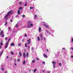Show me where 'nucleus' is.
Returning <instances> with one entry per match:
<instances>
[{
	"label": "nucleus",
	"mask_w": 73,
	"mask_h": 73,
	"mask_svg": "<svg viewBox=\"0 0 73 73\" xmlns=\"http://www.w3.org/2000/svg\"><path fill=\"white\" fill-rule=\"evenodd\" d=\"M37 39H38V41H40V37H39L38 36L37 37Z\"/></svg>",
	"instance_id": "obj_19"
},
{
	"label": "nucleus",
	"mask_w": 73,
	"mask_h": 73,
	"mask_svg": "<svg viewBox=\"0 0 73 73\" xmlns=\"http://www.w3.org/2000/svg\"><path fill=\"white\" fill-rule=\"evenodd\" d=\"M20 61V59H18L17 60V62H19V61Z\"/></svg>",
	"instance_id": "obj_26"
},
{
	"label": "nucleus",
	"mask_w": 73,
	"mask_h": 73,
	"mask_svg": "<svg viewBox=\"0 0 73 73\" xmlns=\"http://www.w3.org/2000/svg\"><path fill=\"white\" fill-rule=\"evenodd\" d=\"M11 28L10 27H9L8 28V29H11Z\"/></svg>",
	"instance_id": "obj_52"
},
{
	"label": "nucleus",
	"mask_w": 73,
	"mask_h": 73,
	"mask_svg": "<svg viewBox=\"0 0 73 73\" xmlns=\"http://www.w3.org/2000/svg\"><path fill=\"white\" fill-rule=\"evenodd\" d=\"M48 33H49V34H50V33H49V32Z\"/></svg>",
	"instance_id": "obj_64"
},
{
	"label": "nucleus",
	"mask_w": 73,
	"mask_h": 73,
	"mask_svg": "<svg viewBox=\"0 0 73 73\" xmlns=\"http://www.w3.org/2000/svg\"><path fill=\"white\" fill-rule=\"evenodd\" d=\"M40 37L41 38H42V34H40Z\"/></svg>",
	"instance_id": "obj_28"
},
{
	"label": "nucleus",
	"mask_w": 73,
	"mask_h": 73,
	"mask_svg": "<svg viewBox=\"0 0 73 73\" xmlns=\"http://www.w3.org/2000/svg\"><path fill=\"white\" fill-rule=\"evenodd\" d=\"M2 70L3 71L4 70V68H2Z\"/></svg>",
	"instance_id": "obj_46"
},
{
	"label": "nucleus",
	"mask_w": 73,
	"mask_h": 73,
	"mask_svg": "<svg viewBox=\"0 0 73 73\" xmlns=\"http://www.w3.org/2000/svg\"><path fill=\"white\" fill-rule=\"evenodd\" d=\"M23 57L25 58H26V54L25 53H23Z\"/></svg>",
	"instance_id": "obj_4"
},
{
	"label": "nucleus",
	"mask_w": 73,
	"mask_h": 73,
	"mask_svg": "<svg viewBox=\"0 0 73 73\" xmlns=\"http://www.w3.org/2000/svg\"><path fill=\"white\" fill-rule=\"evenodd\" d=\"M1 45H3V43H2V42H1Z\"/></svg>",
	"instance_id": "obj_42"
},
{
	"label": "nucleus",
	"mask_w": 73,
	"mask_h": 73,
	"mask_svg": "<svg viewBox=\"0 0 73 73\" xmlns=\"http://www.w3.org/2000/svg\"><path fill=\"white\" fill-rule=\"evenodd\" d=\"M46 32L47 33H49V31H46Z\"/></svg>",
	"instance_id": "obj_53"
},
{
	"label": "nucleus",
	"mask_w": 73,
	"mask_h": 73,
	"mask_svg": "<svg viewBox=\"0 0 73 73\" xmlns=\"http://www.w3.org/2000/svg\"><path fill=\"white\" fill-rule=\"evenodd\" d=\"M15 66H16L17 65V64H16L15 63Z\"/></svg>",
	"instance_id": "obj_58"
},
{
	"label": "nucleus",
	"mask_w": 73,
	"mask_h": 73,
	"mask_svg": "<svg viewBox=\"0 0 73 73\" xmlns=\"http://www.w3.org/2000/svg\"><path fill=\"white\" fill-rule=\"evenodd\" d=\"M23 65H25V60H24L23 61Z\"/></svg>",
	"instance_id": "obj_16"
},
{
	"label": "nucleus",
	"mask_w": 73,
	"mask_h": 73,
	"mask_svg": "<svg viewBox=\"0 0 73 73\" xmlns=\"http://www.w3.org/2000/svg\"><path fill=\"white\" fill-rule=\"evenodd\" d=\"M45 62H42V64H45Z\"/></svg>",
	"instance_id": "obj_44"
},
{
	"label": "nucleus",
	"mask_w": 73,
	"mask_h": 73,
	"mask_svg": "<svg viewBox=\"0 0 73 73\" xmlns=\"http://www.w3.org/2000/svg\"><path fill=\"white\" fill-rule=\"evenodd\" d=\"M18 45L19 46H20V45H21V44L20 43H19V44H18Z\"/></svg>",
	"instance_id": "obj_45"
},
{
	"label": "nucleus",
	"mask_w": 73,
	"mask_h": 73,
	"mask_svg": "<svg viewBox=\"0 0 73 73\" xmlns=\"http://www.w3.org/2000/svg\"><path fill=\"white\" fill-rule=\"evenodd\" d=\"M24 5H25V7L27 6V3H26V4H25Z\"/></svg>",
	"instance_id": "obj_33"
},
{
	"label": "nucleus",
	"mask_w": 73,
	"mask_h": 73,
	"mask_svg": "<svg viewBox=\"0 0 73 73\" xmlns=\"http://www.w3.org/2000/svg\"><path fill=\"white\" fill-rule=\"evenodd\" d=\"M52 64H53V67L54 68H56V66H55V65H56V63L55 62H52Z\"/></svg>",
	"instance_id": "obj_1"
},
{
	"label": "nucleus",
	"mask_w": 73,
	"mask_h": 73,
	"mask_svg": "<svg viewBox=\"0 0 73 73\" xmlns=\"http://www.w3.org/2000/svg\"><path fill=\"white\" fill-rule=\"evenodd\" d=\"M4 73H7V71H5V72Z\"/></svg>",
	"instance_id": "obj_57"
},
{
	"label": "nucleus",
	"mask_w": 73,
	"mask_h": 73,
	"mask_svg": "<svg viewBox=\"0 0 73 73\" xmlns=\"http://www.w3.org/2000/svg\"><path fill=\"white\" fill-rule=\"evenodd\" d=\"M16 17H19V15H16Z\"/></svg>",
	"instance_id": "obj_50"
},
{
	"label": "nucleus",
	"mask_w": 73,
	"mask_h": 73,
	"mask_svg": "<svg viewBox=\"0 0 73 73\" xmlns=\"http://www.w3.org/2000/svg\"><path fill=\"white\" fill-rule=\"evenodd\" d=\"M10 53L12 55H13V54H14V53H13V52H10Z\"/></svg>",
	"instance_id": "obj_18"
},
{
	"label": "nucleus",
	"mask_w": 73,
	"mask_h": 73,
	"mask_svg": "<svg viewBox=\"0 0 73 73\" xmlns=\"http://www.w3.org/2000/svg\"><path fill=\"white\" fill-rule=\"evenodd\" d=\"M1 33L3 34V31H1Z\"/></svg>",
	"instance_id": "obj_34"
},
{
	"label": "nucleus",
	"mask_w": 73,
	"mask_h": 73,
	"mask_svg": "<svg viewBox=\"0 0 73 73\" xmlns=\"http://www.w3.org/2000/svg\"><path fill=\"white\" fill-rule=\"evenodd\" d=\"M10 39H11V38H9L8 39V41L7 42H8H8H9V40H10Z\"/></svg>",
	"instance_id": "obj_36"
},
{
	"label": "nucleus",
	"mask_w": 73,
	"mask_h": 73,
	"mask_svg": "<svg viewBox=\"0 0 73 73\" xmlns=\"http://www.w3.org/2000/svg\"><path fill=\"white\" fill-rule=\"evenodd\" d=\"M33 8H34L33 7H30V9H33Z\"/></svg>",
	"instance_id": "obj_23"
},
{
	"label": "nucleus",
	"mask_w": 73,
	"mask_h": 73,
	"mask_svg": "<svg viewBox=\"0 0 73 73\" xmlns=\"http://www.w3.org/2000/svg\"><path fill=\"white\" fill-rule=\"evenodd\" d=\"M44 26L46 27V28H48V29H49V26H48L45 24H44Z\"/></svg>",
	"instance_id": "obj_3"
},
{
	"label": "nucleus",
	"mask_w": 73,
	"mask_h": 73,
	"mask_svg": "<svg viewBox=\"0 0 73 73\" xmlns=\"http://www.w3.org/2000/svg\"><path fill=\"white\" fill-rule=\"evenodd\" d=\"M62 50H65V48H62Z\"/></svg>",
	"instance_id": "obj_38"
},
{
	"label": "nucleus",
	"mask_w": 73,
	"mask_h": 73,
	"mask_svg": "<svg viewBox=\"0 0 73 73\" xmlns=\"http://www.w3.org/2000/svg\"><path fill=\"white\" fill-rule=\"evenodd\" d=\"M22 17H25V15H22Z\"/></svg>",
	"instance_id": "obj_32"
},
{
	"label": "nucleus",
	"mask_w": 73,
	"mask_h": 73,
	"mask_svg": "<svg viewBox=\"0 0 73 73\" xmlns=\"http://www.w3.org/2000/svg\"><path fill=\"white\" fill-rule=\"evenodd\" d=\"M26 57H29V53L28 52H27Z\"/></svg>",
	"instance_id": "obj_13"
},
{
	"label": "nucleus",
	"mask_w": 73,
	"mask_h": 73,
	"mask_svg": "<svg viewBox=\"0 0 73 73\" xmlns=\"http://www.w3.org/2000/svg\"><path fill=\"white\" fill-rule=\"evenodd\" d=\"M2 34H1V33L0 34V35L1 36V35H2Z\"/></svg>",
	"instance_id": "obj_60"
},
{
	"label": "nucleus",
	"mask_w": 73,
	"mask_h": 73,
	"mask_svg": "<svg viewBox=\"0 0 73 73\" xmlns=\"http://www.w3.org/2000/svg\"><path fill=\"white\" fill-rule=\"evenodd\" d=\"M15 27L16 28H17L18 27V23H17L15 25Z\"/></svg>",
	"instance_id": "obj_25"
},
{
	"label": "nucleus",
	"mask_w": 73,
	"mask_h": 73,
	"mask_svg": "<svg viewBox=\"0 0 73 73\" xmlns=\"http://www.w3.org/2000/svg\"><path fill=\"white\" fill-rule=\"evenodd\" d=\"M27 28H31V26L29 25H28Z\"/></svg>",
	"instance_id": "obj_15"
},
{
	"label": "nucleus",
	"mask_w": 73,
	"mask_h": 73,
	"mask_svg": "<svg viewBox=\"0 0 73 73\" xmlns=\"http://www.w3.org/2000/svg\"><path fill=\"white\" fill-rule=\"evenodd\" d=\"M32 24V22L31 21H29L28 22V25H30Z\"/></svg>",
	"instance_id": "obj_7"
},
{
	"label": "nucleus",
	"mask_w": 73,
	"mask_h": 73,
	"mask_svg": "<svg viewBox=\"0 0 73 73\" xmlns=\"http://www.w3.org/2000/svg\"><path fill=\"white\" fill-rule=\"evenodd\" d=\"M30 41H31V39H30L27 40L28 42H27V44H28L29 45V44H30V43H31V42H30Z\"/></svg>",
	"instance_id": "obj_6"
},
{
	"label": "nucleus",
	"mask_w": 73,
	"mask_h": 73,
	"mask_svg": "<svg viewBox=\"0 0 73 73\" xmlns=\"http://www.w3.org/2000/svg\"><path fill=\"white\" fill-rule=\"evenodd\" d=\"M3 51H2L1 52V54H0V56H1V55H2V54H3Z\"/></svg>",
	"instance_id": "obj_17"
},
{
	"label": "nucleus",
	"mask_w": 73,
	"mask_h": 73,
	"mask_svg": "<svg viewBox=\"0 0 73 73\" xmlns=\"http://www.w3.org/2000/svg\"><path fill=\"white\" fill-rule=\"evenodd\" d=\"M25 37H27V34H25Z\"/></svg>",
	"instance_id": "obj_31"
},
{
	"label": "nucleus",
	"mask_w": 73,
	"mask_h": 73,
	"mask_svg": "<svg viewBox=\"0 0 73 73\" xmlns=\"http://www.w3.org/2000/svg\"><path fill=\"white\" fill-rule=\"evenodd\" d=\"M8 42H7L6 43V45L5 46V49H6V48H7V47H8Z\"/></svg>",
	"instance_id": "obj_5"
},
{
	"label": "nucleus",
	"mask_w": 73,
	"mask_h": 73,
	"mask_svg": "<svg viewBox=\"0 0 73 73\" xmlns=\"http://www.w3.org/2000/svg\"><path fill=\"white\" fill-rule=\"evenodd\" d=\"M17 13L18 14V15H20V10H19L18 11V12H17Z\"/></svg>",
	"instance_id": "obj_11"
},
{
	"label": "nucleus",
	"mask_w": 73,
	"mask_h": 73,
	"mask_svg": "<svg viewBox=\"0 0 73 73\" xmlns=\"http://www.w3.org/2000/svg\"><path fill=\"white\" fill-rule=\"evenodd\" d=\"M28 49H30V47L29 46L28 47Z\"/></svg>",
	"instance_id": "obj_54"
},
{
	"label": "nucleus",
	"mask_w": 73,
	"mask_h": 73,
	"mask_svg": "<svg viewBox=\"0 0 73 73\" xmlns=\"http://www.w3.org/2000/svg\"><path fill=\"white\" fill-rule=\"evenodd\" d=\"M18 58H20V57L19 56H18Z\"/></svg>",
	"instance_id": "obj_63"
},
{
	"label": "nucleus",
	"mask_w": 73,
	"mask_h": 73,
	"mask_svg": "<svg viewBox=\"0 0 73 73\" xmlns=\"http://www.w3.org/2000/svg\"><path fill=\"white\" fill-rule=\"evenodd\" d=\"M7 22H6L5 23V25H7Z\"/></svg>",
	"instance_id": "obj_39"
},
{
	"label": "nucleus",
	"mask_w": 73,
	"mask_h": 73,
	"mask_svg": "<svg viewBox=\"0 0 73 73\" xmlns=\"http://www.w3.org/2000/svg\"><path fill=\"white\" fill-rule=\"evenodd\" d=\"M36 70H37L36 69H35L34 71V73H35V72H36Z\"/></svg>",
	"instance_id": "obj_22"
},
{
	"label": "nucleus",
	"mask_w": 73,
	"mask_h": 73,
	"mask_svg": "<svg viewBox=\"0 0 73 73\" xmlns=\"http://www.w3.org/2000/svg\"><path fill=\"white\" fill-rule=\"evenodd\" d=\"M10 22L11 23H12V22H13V20L12 19H10Z\"/></svg>",
	"instance_id": "obj_35"
},
{
	"label": "nucleus",
	"mask_w": 73,
	"mask_h": 73,
	"mask_svg": "<svg viewBox=\"0 0 73 73\" xmlns=\"http://www.w3.org/2000/svg\"><path fill=\"white\" fill-rule=\"evenodd\" d=\"M71 49L72 50H73V48H71Z\"/></svg>",
	"instance_id": "obj_56"
},
{
	"label": "nucleus",
	"mask_w": 73,
	"mask_h": 73,
	"mask_svg": "<svg viewBox=\"0 0 73 73\" xmlns=\"http://www.w3.org/2000/svg\"><path fill=\"white\" fill-rule=\"evenodd\" d=\"M35 18L36 19V17H37V15H35Z\"/></svg>",
	"instance_id": "obj_29"
},
{
	"label": "nucleus",
	"mask_w": 73,
	"mask_h": 73,
	"mask_svg": "<svg viewBox=\"0 0 73 73\" xmlns=\"http://www.w3.org/2000/svg\"><path fill=\"white\" fill-rule=\"evenodd\" d=\"M41 27H39V32H41Z\"/></svg>",
	"instance_id": "obj_14"
},
{
	"label": "nucleus",
	"mask_w": 73,
	"mask_h": 73,
	"mask_svg": "<svg viewBox=\"0 0 73 73\" xmlns=\"http://www.w3.org/2000/svg\"><path fill=\"white\" fill-rule=\"evenodd\" d=\"M71 57L72 58H73V55H71Z\"/></svg>",
	"instance_id": "obj_48"
},
{
	"label": "nucleus",
	"mask_w": 73,
	"mask_h": 73,
	"mask_svg": "<svg viewBox=\"0 0 73 73\" xmlns=\"http://www.w3.org/2000/svg\"><path fill=\"white\" fill-rule=\"evenodd\" d=\"M36 60H38H38H39V59L38 58H36Z\"/></svg>",
	"instance_id": "obj_47"
},
{
	"label": "nucleus",
	"mask_w": 73,
	"mask_h": 73,
	"mask_svg": "<svg viewBox=\"0 0 73 73\" xmlns=\"http://www.w3.org/2000/svg\"><path fill=\"white\" fill-rule=\"evenodd\" d=\"M9 16V15H7L5 16L4 19L6 20H8V17H8Z\"/></svg>",
	"instance_id": "obj_2"
},
{
	"label": "nucleus",
	"mask_w": 73,
	"mask_h": 73,
	"mask_svg": "<svg viewBox=\"0 0 73 73\" xmlns=\"http://www.w3.org/2000/svg\"><path fill=\"white\" fill-rule=\"evenodd\" d=\"M24 41V40L23 39V40H22V42H23V41Z\"/></svg>",
	"instance_id": "obj_51"
},
{
	"label": "nucleus",
	"mask_w": 73,
	"mask_h": 73,
	"mask_svg": "<svg viewBox=\"0 0 73 73\" xmlns=\"http://www.w3.org/2000/svg\"><path fill=\"white\" fill-rule=\"evenodd\" d=\"M43 56L45 58H48V56L47 55L45 54H43Z\"/></svg>",
	"instance_id": "obj_8"
},
{
	"label": "nucleus",
	"mask_w": 73,
	"mask_h": 73,
	"mask_svg": "<svg viewBox=\"0 0 73 73\" xmlns=\"http://www.w3.org/2000/svg\"><path fill=\"white\" fill-rule=\"evenodd\" d=\"M31 26H33V24H30Z\"/></svg>",
	"instance_id": "obj_41"
},
{
	"label": "nucleus",
	"mask_w": 73,
	"mask_h": 73,
	"mask_svg": "<svg viewBox=\"0 0 73 73\" xmlns=\"http://www.w3.org/2000/svg\"><path fill=\"white\" fill-rule=\"evenodd\" d=\"M22 8H22V7H20L19 9V10H20V9H22Z\"/></svg>",
	"instance_id": "obj_24"
},
{
	"label": "nucleus",
	"mask_w": 73,
	"mask_h": 73,
	"mask_svg": "<svg viewBox=\"0 0 73 73\" xmlns=\"http://www.w3.org/2000/svg\"><path fill=\"white\" fill-rule=\"evenodd\" d=\"M47 73H50V72H49V71Z\"/></svg>",
	"instance_id": "obj_59"
},
{
	"label": "nucleus",
	"mask_w": 73,
	"mask_h": 73,
	"mask_svg": "<svg viewBox=\"0 0 73 73\" xmlns=\"http://www.w3.org/2000/svg\"><path fill=\"white\" fill-rule=\"evenodd\" d=\"M8 39V38H7V37H6L5 38V40H7Z\"/></svg>",
	"instance_id": "obj_40"
},
{
	"label": "nucleus",
	"mask_w": 73,
	"mask_h": 73,
	"mask_svg": "<svg viewBox=\"0 0 73 73\" xmlns=\"http://www.w3.org/2000/svg\"><path fill=\"white\" fill-rule=\"evenodd\" d=\"M12 12V10L10 11L9 12H8L7 13V15H9V14L10 13H11Z\"/></svg>",
	"instance_id": "obj_12"
},
{
	"label": "nucleus",
	"mask_w": 73,
	"mask_h": 73,
	"mask_svg": "<svg viewBox=\"0 0 73 73\" xmlns=\"http://www.w3.org/2000/svg\"><path fill=\"white\" fill-rule=\"evenodd\" d=\"M62 64H61V63H59V65L60 66H61L62 65Z\"/></svg>",
	"instance_id": "obj_27"
},
{
	"label": "nucleus",
	"mask_w": 73,
	"mask_h": 73,
	"mask_svg": "<svg viewBox=\"0 0 73 73\" xmlns=\"http://www.w3.org/2000/svg\"><path fill=\"white\" fill-rule=\"evenodd\" d=\"M25 46L26 47H27V44L26 43H25Z\"/></svg>",
	"instance_id": "obj_30"
},
{
	"label": "nucleus",
	"mask_w": 73,
	"mask_h": 73,
	"mask_svg": "<svg viewBox=\"0 0 73 73\" xmlns=\"http://www.w3.org/2000/svg\"><path fill=\"white\" fill-rule=\"evenodd\" d=\"M7 58H9V57L8 56H7L6 57Z\"/></svg>",
	"instance_id": "obj_49"
},
{
	"label": "nucleus",
	"mask_w": 73,
	"mask_h": 73,
	"mask_svg": "<svg viewBox=\"0 0 73 73\" xmlns=\"http://www.w3.org/2000/svg\"><path fill=\"white\" fill-rule=\"evenodd\" d=\"M19 3L20 5H22V3H21V1L19 2Z\"/></svg>",
	"instance_id": "obj_20"
},
{
	"label": "nucleus",
	"mask_w": 73,
	"mask_h": 73,
	"mask_svg": "<svg viewBox=\"0 0 73 73\" xmlns=\"http://www.w3.org/2000/svg\"><path fill=\"white\" fill-rule=\"evenodd\" d=\"M33 49H33V47H32L31 48V50H33Z\"/></svg>",
	"instance_id": "obj_43"
},
{
	"label": "nucleus",
	"mask_w": 73,
	"mask_h": 73,
	"mask_svg": "<svg viewBox=\"0 0 73 73\" xmlns=\"http://www.w3.org/2000/svg\"><path fill=\"white\" fill-rule=\"evenodd\" d=\"M35 62V59H34L32 61V62L33 63H34Z\"/></svg>",
	"instance_id": "obj_21"
},
{
	"label": "nucleus",
	"mask_w": 73,
	"mask_h": 73,
	"mask_svg": "<svg viewBox=\"0 0 73 73\" xmlns=\"http://www.w3.org/2000/svg\"><path fill=\"white\" fill-rule=\"evenodd\" d=\"M10 45L11 46H15V44H14V43L12 42L10 44Z\"/></svg>",
	"instance_id": "obj_9"
},
{
	"label": "nucleus",
	"mask_w": 73,
	"mask_h": 73,
	"mask_svg": "<svg viewBox=\"0 0 73 73\" xmlns=\"http://www.w3.org/2000/svg\"><path fill=\"white\" fill-rule=\"evenodd\" d=\"M19 54L20 56H22V53H21V52L20 51H19Z\"/></svg>",
	"instance_id": "obj_10"
},
{
	"label": "nucleus",
	"mask_w": 73,
	"mask_h": 73,
	"mask_svg": "<svg viewBox=\"0 0 73 73\" xmlns=\"http://www.w3.org/2000/svg\"><path fill=\"white\" fill-rule=\"evenodd\" d=\"M1 46H0V49H1Z\"/></svg>",
	"instance_id": "obj_61"
},
{
	"label": "nucleus",
	"mask_w": 73,
	"mask_h": 73,
	"mask_svg": "<svg viewBox=\"0 0 73 73\" xmlns=\"http://www.w3.org/2000/svg\"><path fill=\"white\" fill-rule=\"evenodd\" d=\"M46 51H47V52H48V49H46Z\"/></svg>",
	"instance_id": "obj_55"
},
{
	"label": "nucleus",
	"mask_w": 73,
	"mask_h": 73,
	"mask_svg": "<svg viewBox=\"0 0 73 73\" xmlns=\"http://www.w3.org/2000/svg\"><path fill=\"white\" fill-rule=\"evenodd\" d=\"M4 37V35H2V37Z\"/></svg>",
	"instance_id": "obj_37"
},
{
	"label": "nucleus",
	"mask_w": 73,
	"mask_h": 73,
	"mask_svg": "<svg viewBox=\"0 0 73 73\" xmlns=\"http://www.w3.org/2000/svg\"><path fill=\"white\" fill-rule=\"evenodd\" d=\"M44 70H43V72H44Z\"/></svg>",
	"instance_id": "obj_62"
}]
</instances>
